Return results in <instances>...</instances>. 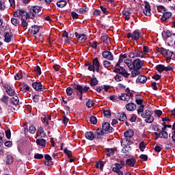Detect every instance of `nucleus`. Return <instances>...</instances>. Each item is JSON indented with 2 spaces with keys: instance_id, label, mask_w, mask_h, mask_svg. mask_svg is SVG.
Here are the masks:
<instances>
[{
  "instance_id": "nucleus-34",
  "label": "nucleus",
  "mask_w": 175,
  "mask_h": 175,
  "mask_svg": "<svg viewBox=\"0 0 175 175\" xmlns=\"http://www.w3.org/2000/svg\"><path fill=\"white\" fill-rule=\"evenodd\" d=\"M18 102H20V100H18V97L17 96H15L14 97L11 98V103L14 106H16V105H18Z\"/></svg>"
},
{
  "instance_id": "nucleus-42",
  "label": "nucleus",
  "mask_w": 175,
  "mask_h": 175,
  "mask_svg": "<svg viewBox=\"0 0 175 175\" xmlns=\"http://www.w3.org/2000/svg\"><path fill=\"white\" fill-rule=\"evenodd\" d=\"M103 161H97L96 163L95 167H96V169H100V170H102L103 169Z\"/></svg>"
},
{
  "instance_id": "nucleus-2",
  "label": "nucleus",
  "mask_w": 175,
  "mask_h": 175,
  "mask_svg": "<svg viewBox=\"0 0 175 175\" xmlns=\"http://www.w3.org/2000/svg\"><path fill=\"white\" fill-rule=\"evenodd\" d=\"M113 72H115V73H119L115 77V80L116 81H122V80H124V77H128V76H129V74L124 67L115 68Z\"/></svg>"
},
{
  "instance_id": "nucleus-7",
  "label": "nucleus",
  "mask_w": 175,
  "mask_h": 175,
  "mask_svg": "<svg viewBox=\"0 0 175 175\" xmlns=\"http://www.w3.org/2000/svg\"><path fill=\"white\" fill-rule=\"evenodd\" d=\"M142 54H143L142 51L139 49H134L129 53V58H140L143 57Z\"/></svg>"
},
{
  "instance_id": "nucleus-48",
  "label": "nucleus",
  "mask_w": 175,
  "mask_h": 175,
  "mask_svg": "<svg viewBox=\"0 0 175 175\" xmlns=\"http://www.w3.org/2000/svg\"><path fill=\"white\" fill-rule=\"evenodd\" d=\"M157 70H158V72H159V73H162V72H163V70H165V66L160 64L157 66Z\"/></svg>"
},
{
  "instance_id": "nucleus-9",
  "label": "nucleus",
  "mask_w": 175,
  "mask_h": 175,
  "mask_svg": "<svg viewBox=\"0 0 175 175\" xmlns=\"http://www.w3.org/2000/svg\"><path fill=\"white\" fill-rule=\"evenodd\" d=\"M32 87L33 90L38 91V92H42L43 90H44V85H43L41 82H33Z\"/></svg>"
},
{
  "instance_id": "nucleus-4",
  "label": "nucleus",
  "mask_w": 175,
  "mask_h": 175,
  "mask_svg": "<svg viewBox=\"0 0 175 175\" xmlns=\"http://www.w3.org/2000/svg\"><path fill=\"white\" fill-rule=\"evenodd\" d=\"M141 116L142 118H144L145 122L146 124H152L154 122V116H152V111L146 109L142 114Z\"/></svg>"
},
{
  "instance_id": "nucleus-21",
  "label": "nucleus",
  "mask_w": 175,
  "mask_h": 175,
  "mask_svg": "<svg viewBox=\"0 0 175 175\" xmlns=\"http://www.w3.org/2000/svg\"><path fill=\"white\" fill-rule=\"evenodd\" d=\"M129 70L131 71V77H137V76L140 75V70L137 68H129Z\"/></svg>"
},
{
  "instance_id": "nucleus-56",
  "label": "nucleus",
  "mask_w": 175,
  "mask_h": 175,
  "mask_svg": "<svg viewBox=\"0 0 175 175\" xmlns=\"http://www.w3.org/2000/svg\"><path fill=\"white\" fill-rule=\"evenodd\" d=\"M8 100H9V96H8L3 95V97L1 98V102L3 103L6 104V103H8Z\"/></svg>"
},
{
  "instance_id": "nucleus-14",
  "label": "nucleus",
  "mask_w": 175,
  "mask_h": 175,
  "mask_svg": "<svg viewBox=\"0 0 175 175\" xmlns=\"http://www.w3.org/2000/svg\"><path fill=\"white\" fill-rule=\"evenodd\" d=\"M40 31V27L38 25H33L29 29V33H32L33 35H36Z\"/></svg>"
},
{
  "instance_id": "nucleus-47",
  "label": "nucleus",
  "mask_w": 175,
  "mask_h": 175,
  "mask_svg": "<svg viewBox=\"0 0 175 175\" xmlns=\"http://www.w3.org/2000/svg\"><path fill=\"white\" fill-rule=\"evenodd\" d=\"M86 106L88 109H91L94 106V100L89 99L86 103Z\"/></svg>"
},
{
  "instance_id": "nucleus-26",
  "label": "nucleus",
  "mask_w": 175,
  "mask_h": 175,
  "mask_svg": "<svg viewBox=\"0 0 175 175\" xmlns=\"http://www.w3.org/2000/svg\"><path fill=\"white\" fill-rule=\"evenodd\" d=\"M40 136V137H46V133H44V130L43 129V127L40 126L37 130V136Z\"/></svg>"
},
{
  "instance_id": "nucleus-16",
  "label": "nucleus",
  "mask_w": 175,
  "mask_h": 175,
  "mask_svg": "<svg viewBox=\"0 0 175 175\" xmlns=\"http://www.w3.org/2000/svg\"><path fill=\"white\" fill-rule=\"evenodd\" d=\"M131 96H133V94L132 93H130V95H129L126 93L122 94L120 96H119V99L120 100H126V102H128L129 99H131Z\"/></svg>"
},
{
  "instance_id": "nucleus-28",
  "label": "nucleus",
  "mask_w": 175,
  "mask_h": 175,
  "mask_svg": "<svg viewBox=\"0 0 175 175\" xmlns=\"http://www.w3.org/2000/svg\"><path fill=\"white\" fill-rule=\"evenodd\" d=\"M172 17V13L171 12H163V16H161L162 21H166L167 18H170Z\"/></svg>"
},
{
  "instance_id": "nucleus-63",
  "label": "nucleus",
  "mask_w": 175,
  "mask_h": 175,
  "mask_svg": "<svg viewBox=\"0 0 175 175\" xmlns=\"http://www.w3.org/2000/svg\"><path fill=\"white\" fill-rule=\"evenodd\" d=\"M104 116L106 117V118H110L111 116V113H110V111H104L103 112Z\"/></svg>"
},
{
  "instance_id": "nucleus-44",
  "label": "nucleus",
  "mask_w": 175,
  "mask_h": 175,
  "mask_svg": "<svg viewBox=\"0 0 175 175\" xmlns=\"http://www.w3.org/2000/svg\"><path fill=\"white\" fill-rule=\"evenodd\" d=\"M122 14L124 16V18L126 20H130L131 19V13L128 11H122Z\"/></svg>"
},
{
  "instance_id": "nucleus-27",
  "label": "nucleus",
  "mask_w": 175,
  "mask_h": 175,
  "mask_svg": "<svg viewBox=\"0 0 175 175\" xmlns=\"http://www.w3.org/2000/svg\"><path fill=\"white\" fill-rule=\"evenodd\" d=\"M36 144L40 147H46V139H36Z\"/></svg>"
},
{
  "instance_id": "nucleus-55",
  "label": "nucleus",
  "mask_w": 175,
  "mask_h": 175,
  "mask_svg": "<svg viewBox=\"0 0 175 175\" xmlns=\"http://www.w3.org/2000/svg\"><path fill=\"white\" fill-rule=\"evenodd\" d=\"M90 122H91V124L96 125V122H98V120H96V117L91 116L90 117Z\"/></svg>"
},
{
  "instance_id": "nucleus-3",
  "label": "nucleus",
  "mask_w": 175,
  "mask_h": 175,
  "mask_svg": "<svg viewBox=\"0 0 175 175\" xmlns=\"http://www.w3.org/2000/svg\"><path fill=\"white\" fill-rule=\"evenodd\" d=\"M85 66H88V69L90 70V72H96L97 73H99V68H100V63L99 62V59L98 57H95L92 60V64H85Z\"/></svg>"
},
{
  "instance_id": "nucleus-59",
  "label": "nucleus",
  "mask_w": 175,
  "mask_h": 175,
  "mask_svg": "<svg viewBox=\"0 0 175 175\" xmlns=\"http://www.w3.org/2000/svg\"><path fill=\"white\" fill-rule=\"evenodd\" d=\"M15 80H20L23 79V74L21 72H18L14 75Z\"/></svg>"
},
{
  "instance_id": "nucleus-25",
  "label": "nucleus",
  "mask_w": 175,
  "mask_h": 175,
  "mask_svg": "<svg viewBox=\"0 0 175 175\" xmlns=\"http://www.w3.org/2000/svg\"><path fill=\"white\" fill-rule=\"evenodd\" d=\"M136 81L137 83H142V84H144V83L147 81V77L144 75H139Z\"/></svg>"
},
{
  "instance_id": "nucleus-24",
  "label": "nucleus",
  "mask_w": 175,
  "mask_h": 175,
  "mask_svg": "<svg viewBox=\"0 0 175 175\" xmlns=\"http://www.w3.org/2000/svg\"><path fill=\"white\" fill-rule=\"evenodd\" d=\"M135 163H136V159L135 158L128 159L126 161V165H128V166H131V167L135 166Z\"/></svg>"
},
{
  "instance_id": "nucleus-31",
  "label": "nucleus",
  "mask_w": 175,
  "mask_h": 175,
  "mask_svg": "<svg viewBox=\"0 0 175 175\" xmlns=\"http://www.w3.org/2000/svg\"><path fill=\"white\" fill-rule=\"evenodd\" d=\"M123 148L122 149V152L126 154V152H129L130 150H132V147L128 145L123 144L122 145Z\"/></svg>"
},
{
  "instance_id": "nucleus-30",
  "label": "nucleus",
  "mask_w": 175,
  "mask_h": 175,
  "mask_svg": "<svg viewBox=\"0 0 175 175\" xmlns=\"http://www.w3.org/2000/svg\"><path fill=\"white\" fill-rule=\"evenodd\" d=\"M66 5H68V3L65 0H60L57 2V6H58V8H65Z\"/></svg>"
},
{
  "instance_id": "nucleus-57",
  "label": "nucleus",
  "mask_w": 175,
  "mask_h": 175,
  "mask_svg": "<svg viewBox=\"0 0 175 175\" xmlns=\"http://www.w3.org/2000/svg\"><path fill=\"white\" fill-rule=\"evenodd\" d=\"M64 152L66 155H67L69 158H70V157H72V153L70 152V150H69L68 149H67V148H64Z\"/></svg>"
},
{
  "instance_id": "nucleus-53",
  "label": "nucleus",
  "mask_w": 175,
  "mask_h": 175,
  "mask_svg": "<svg viewBox=\"0 0 175 175\" xmlns=\"http://www.w3.org/2000/svg\"><path fill=\"white\" fill-rule=\"evenodd\" d=\"M157 10L161 13H165V12H166V9L163 5L157 6Z\"/></svg>"
},
{
  "instance_id": "nucleus-52",
  "label": "nucleus",
  "mask_w": 175,
  "mask_h": 175,
  "mask_svg": "<svg viewBox=\"0 0 175 175\" xmlns=\"http://www.w3.org/2000/svg\"><path fill=\"white\" fill-rule=\"evenodd\" d=\"M100 9L104 14H109V11L107 10V8H106L105 6L100 5Z\"/></svg>"
},
{
  "instance_id": "nucleus-6",
  "label": "nucleus",
  "mask_w": 175,
  "mask_h": 175,
  "mask_svg": "<svg viewBox=\"0 0 175 175\" xmlns=\"http://www.w3.org/2000/svg\"><path fill=\"white\" fill-rule=\"evenodd\" d=\"M73 88L74 90H76L77 95H79V94H85L88 92V90H90V87L87 85L83 86L79 84L74 85Z\"/></svg>"
},
{
  "instance_id": "nucleus-22",
  "label": "nucleus",
  "mask_w": 175,
  "mask_h": 175,
  "mask_svg": "<svg viewBox=\"0 0 175 175\" xmlns=\"http://www.w3.org/2000/svg\"><path fill=\"white\" fill-rule=\"evenodd\" d=\"M116 118L119 121H125V120H126V114L124 112L118 113L116 116Z\"/></svg>"
},
{
  "instance_id": "nucleus-50",
  "label": "nucleus",
  "mask_w": 175,
  "mask_h": 175,
  "mask_svg": "<svg viewBox=\"0 0 175 175\" xmlns=\"http://www.w3.org/2000/svg\"><path fill=\"white\" fill-rule=\"evenodd\" d=\"M66 95H68V96H70L72 95V94H73V89L70 87H68L66 90Z\"/></svg>"
},
{
  "instance_id": "nucleus-46",
  "label": "nucleus",
  "mask_w": 175,
  "mask_h": 175,
  "mask_svg": "<svg viewBox=\"0 0 175 175\" xmlns=\"http://www.w3.org/2000/svg\"><path fill=\"white\" fill-rule=\"evenodd\" d=\"M11 23H12V24H13V25H15V27H17V25H18V24H20V21L18 20L17 18H12L11 19Z\"/></svg>"
},
{
  "instance_id": "nucleus-20",
  "label": "nucleus",
  "mask_w": 175,
  "mask_h": 175,
  "mask_svg": "<svg viewBox=\"0 0 175 175\" xmlns=\"http://www.w3.org/2000/svg\"><path fill=\"white\" fill-rule=\"evenodd\" d=\"M126 109L128 111H133L136 110V104L133 103H130L126 105Z\"/></svg>"
},
{
  "instance_id": "nucleus-39",
  "label": "nucleus",
  "mask_w": 175,
  "mask_h": 175,
  "mask_svg": "<svg viewBox=\"0 0 175 175\" xmlns=\"http://www.w3.org/2000/svg\"><path fill=\"white\" fill-rule=\"evenodd\" d=\"M96 139H100V136H103L105 135V131L102 130V129H98L96 131Z\"/></svg>"
},
{
  "instance_id": "nucleus-8",
  "label": "nucleus",
  "mask_w": 175,
  "mask_h": 175,
  "mask_svg": "<svg viewBox=\"0 0 175 175\" xmlns=\"http://www.w3.org/2000/svg\"><path fill=\"white\" fill-rule=\"evenodd\" d=\"M14 17L21 16V19L28 18V14L27 11L23 10H18L14 12Z\"/></svg>"
},
{
  "instance_id": "nucleus-19",
  "label": "nucleus",
  "mask_w": 175,
  "mask_h": 175,
  "mask_svg": "<svg viewBox=\"0 0 175 175\" xmlns=\"http://www.w3.org/2000/svg\"><path fill=\"white\" fill-rule=\"evenodd\" d=\"M5 91L9 96H14V94H16V91L12 89V87L10 85L5 87Z\"/></svg>"
},
{
  "instance_id": "nucleus-36",
  "label": "nucleus",
  "mask_w": 175,
  "mask_h": 175,
  "mask_svg": "<svg viewBox=\"0 0 175 175\" xmlns=\"http://www.w3.org/2000/svg\"><path fill=\"white\" fill-rule=\"evenodd\" d=\"M162 36H163V38L167 39L168 38H170V36H172V32L169 30H167L166 31H163Z\"/></svg>"
},
{
  "instance_id": "nucleus-58",
  "label": "nucleus",
  "mask_w": 175,
  "mask_h": 175,
  "mask_svg": "<svg viewBox=\"0 0 175 175\" xmlns=\"http://www.w3.org/2000/svg\"><path fill=\"white\" fill-rule=\"evenodd\" d=\"M35 72L38 75V76H40L42 75V69H40V67L39 66H37L35 68Z\"/></svg>"
},
{
  "instance_id": "nucleus-13",
  "label": "nucleus",
  "mask_w": 175,
  "mask_h": 175,
  "mask_svg": "<svg viewBox=\"0 0 175 175\" xmlns=\"http://www.w3.org/2000/svg\"><path fill=\"white\" fill-rule=\"evenodd\" d=\"M161 54H164L167 56V59H172V57H173V54H174V51H172L169 49H163L161 50Z\"/></svg>"
},
{
  "instance_id": "nucleus-29",
  "label": "nucleus",
  "mask_w": 175,
  "mask_h": 175,
  "mask_svg": "<svg viewBox=\"0 0 175 175\" xmlns=\"http://www.w3.org/2000/svg\"><path fill=\"white\" fill-rule=\"evenodd\" d=\"M134 135L133 131L132 130H127L125 133H124V137H126V139H131V137H133Z\"/></svg>"
},
{
  "instance_id": "nucleus-38",
  "label": "nucleus",
  "mask_w": 175,
  "mask_h": 175,
  "mask_svg": "<svg viewBox=\"0 0 175 175\" xmlns=\"http://www.w3.org/2000/svg\"><path fill=\"white\" fill-rule=\"evenodd\" d=\"M31 9L33 10V12H34V13H40V14H42V8L40 6H33Z\"/></svg>"
},
{
  "instance_id": "nucleus-61",
  "label": "nucleus",
  "mask_w": 175,
  "mask_h": 175,
  "mask_svg": "<svg viewBox=\"0 0 175 175\" xmlns=\"http://www.w3.org/2000/svg\"><path fill=\"white\" fill-rule=\"evenodd\" d=\"M27 20H28V18L21 19L22 27H28V22H27Z\"/></svg>"
},
{
  "instance_id": "nucleus-35",
  "label": "nucleus",
  "mask_w": 175,
  "mask_h": 175,
  "mask_svg": "<svg viewBox=\"0 0 175 175\" xmlns=\"http://www.w3.org/2000/svg\"><path fill=\"white\" fill-rule=\"evenodd\" d=\"M100 40L105 43V44H109L110 43V38L107 37V36H103L100 37Z\"/></svg>"
},
{
  "instance_id": "nucleus-43",
  "label": "nucleus",
  "mask_w": 175,
  "mask_h": 175,
  "mask_svg": "<svg viewBox=\"0 0 175 175\" xmlns=\"http://www.w3.org/2000/svg\"><path fill=\"white\" fill-rule=\"evenodd\" d=\"M115 166L119 170L122 169L125 166V162L121 161L120 163H116Z\"/></svg>"
},
{
  "instance_id": "nucleus-18",
  "label": "nucleus",
  "mask_w": 175,
  "mask_h": 175,
  "mask_svg": "<svg viewBox=\"0 0 175 175\" xmlns=\"http://www.w3.org/2000/svg\"><path fill=\"white\" fill-rule=\"evenodd\" d=\"M14 162V157L12 154H8L5 157L6 165H12Z\"/></svg>"
},
{
  "instance_id": "nucleus-60",
  "label": "nucleus",
  "mask_w": 175,
  "mask_h": 175,
  "mask_svg": "<svg viewBox=\"0 0 175 175\" xmlns=\"http://www.w3.org/2000/svg\"><path fill=\"white\" fill-rule=\"evenodd\" d=\"M166 150H170L173 147V144L172 142H165V143Z\"/></svg>"
},
{
  "instance_id": "nucleus-23",
  "label": "nucleus",
  "mask_w": 175,
  "mask_h": 175,
  "mask_svg": "<svg viewBox=\"0 0 175 175\" xmlns=\"http://www.w3.org/2000/svg\"><path fill=\"white\" fill-rule=\"evenodd\" d=\"M75 35L78 40H80L81 42H84L85 40H87V37L85 36V34H79V33L75 32Z\"/></svg>"
},
{
  "instance_id": "nucleus-12",
  "label": "nucleus",
  "mask_w": 175,
  "mask_h": 175,
  "mask_svg": "<svg viewBox=\"0 0 175 175\" xmlns=\"http://www.w3.org/2000/svg\"><path fill=\"white\" fill-rule=\"evenodd\" d=\"M144 14L145 16H151V6L149 2H145Z\"/></svg>"
},
{
  "instance_id": "nucleus-62",
  "label": "nucleus",
  "mask_w": 175,
  "mask_h": 175,
  "mask_svg": "<svg viewBox=\"0 0 175 175\" xmlns=\"http://www.w3.org/2000/svg\"><path fill=\"white\" fill-rule=\"evenodd\" d=\"M63 38H64L65 42H68V40H69V34H68V32L64 31L63 33Z\"/></svg>"
},
{
  "instance_id": "nucleus-37",
  "label": "nucleus",
  "mask_w": 175,
  "mask_h": 175,
  "mask_svg": "<svg viewBox=\"0 0 175 175\" xmlns=\"http://www.w3.org/2000/svg\"><path fill=\"white\" fill-rule=\"evenodd\" d=\"M159 137L160 139H167L168 137V134L167 132L166 131H162L161 133H159Z\"/></svg>"
},
{
  "instance_id": "nucleus-15",
  "label": "nucleus",
  "mask_w": 175,
  "mask_h": 175,
  "mask_svg": "<svg viewBox=\"0 0 175 175\" xmlns=\"http://www.w3.org/2000/svg\"><path fill=\"white\" fill-rule=\"evenodd\" d=\"M12 38L13 34L11 32H5L4 33V42L5 43H10Z\"/></svg>"
},
{
  "instance_id": "nucleus-5",
  "label": "nucleus",
  "mask_w": 175,
  "mask_h": 175,
  "mask_svg": "<svg viewBox=\"0 0 175 175\" xmlns=\"http://www.w3.org/2000/svg\"><path fill=\"white\" fill-rule=\"evenodd\" d=\"M143 36V33L139 29H136L132 33H127V39H131V40H139L140 38Z\"/></svg>"
},
{
  "instance_id": "nucleus-49",
  "label": "nucleus",
  "mask_w": 175,
  "mask_h": 175,
  "mask_svg": "<svg viewBox=\"0 0 175 175\" xmlns=\"http://www.w3.org/2000/svg\"><path fill=\"white\" fill-rule=\"evenodd\" d=\"M6 9V5L4 0H0V10H5Z\"/></svg>"
},
{
  "instance_id": "nucleus-10",
  "label": "nucleus",
  "mask_w": 175,
  "mask_h": 175,
  "mask_svg": "<svg viewBox=\"0 0 175 175\" xmlns=\"http://www.w3.org/2000/svg\"><path fill=\"white\" fill-rule=\"evenodd\" d=\"M102 55L103 58L107 59L108 61H113V59H114V56L113 55V53H111L109 51H103L102 53Z\"/></svg>"
},
{
  "instance_id": "nucleus-45",
  "label": "nucleus",
  "mask_w": 175,
  "mask_h": 175,
  "mask_svg": "<svg viewBox=\"0 0 175 175\" xmlns=\"http://www.w3.org/2000/svg\"><path fill=\"white\" fill-rule=\"evenodd\" d=\"M103 65L104 68H110V66H111V62H109V60H103Z\"/></svg>"
},
{
  "instance_id": "nucleus-1",
  "label": "nucleus",
  "mask_w": 175,
  "mask_h": 175,
  "mask_svg": "<svg viewBox=\"0 0 175 175\" xmlns=\"http://www.w3.org/2000/svg\"><path fill=\"white\" fill-rule=\"evenodd\" d=\"M126 66H128L129 69H139L143 66V62L140 59H136L133 62L129 59H126L124 60Z\"/></svg>"
},
{
  "instance_id": "nucleus-11",
  "label": "nucleus",
  "mask_w": 175,
  "mask_h": 175,
  "mask_svg": "<svg viewBox=\"0 0 175 175\" xmlns=\"http://www.w3.org/2000/svg\"><path fill=\"white\" fill-rule=\"evenodd\" d=\"M103 131H105V132H109V133H113L114 131V129L113 127L110 126V124L109 122H105L102 126Z\"/></svg>"
},
{
  "instance_id": "nucleus-54",
  "label": "nucleus",
  "mask_w": 175,
  "mask_h": 175,
  "mask_svg": "<svg viewBox=\"0 0 175 175\" xmlns=\"http://www.w3.org/2000/svg\"><path fill=\"white\" fill-rule=\"evenodd\" d=\"M21 91H23V92H27V91H29V86L28 85H24L21 88Z\"/></svg>"
},
{
  "instance_id": "nucleus-64",
  "label": "nucleus",
  "mask_w": 175,
  "mask_h": 175,
  "mask_svg": "<svg viewBox=\"0 0 175 175\" xmlns=\"http://www.w3.org/2000/svg\"><path fill=\"white\" fill-rule=\"evenodd\" d=\"M144 148H146V145L144 144V142H142L139 144V150L142 151H144Z\"/></svg>"
},
{
  "instance_id": "nucleus-41",
  "label": "nucleus",
  "mask_w": 175,
  "mask_h": 175,
  "mask_svg": "<svg viewBox=\"0 0 175 175\" xmlns=\"http://www.w3.org/2000/svg\"><path fill=\"white\" fill-rule=\"evenodd\" d=\"M132 141H131L130 139H129V138H126L124 140H123L122 142H121V144H122V146L123 145V144H124V145H127V146H131V144H132Z\"/></svg>"
},
{
  "instance_id": "nucleus-40",
  "label": "nucleus",
  "mask_w": 175,
  "mask_h": 175,
  "mask_svg": "<svg viewBox=\"0 0 175 175\" xmlns=\"http://www.w3.org/2000/svg\"><path fill=\"white\" fill-rule=\"evenodd\" d=\"M107 157H113L114 155V150L113 148H108L106 151Z\"/></svg>"
},
{
  "instance_id": "nucleus-33",
  "label": "nucleus",
  "mask_w": 175,
  "mask_h": 175,
  "mask_svg": "<svg viewBox=\"0 0 175 175\" xmlns=\"http://www.w3.org/2000/svg\"><path fill=\"white\" fill-rule=\"evenodd\" d=\"M31 18L32 20L35 18V12L31 8L29 9V12H27V18Z\"/></svg>"
},
{
  "instance_id": "nucleus-51",
  "label": "nucleus",
  "mask_w": 175,
  "mask_h": 175,
  "mask_svg": "<svg viewBox=\"0 0 175 175\" xmlns=\"http://www.w3.org/2000/svg\"><path fill=\"white\" fill-rule=\"evenodd\" d=\"M29 133H31V135H35V133L36 132V128L33 126H31L29 128Z\"/></svg>"
},
{
  "instance_id": "nucleus-32",
  "label": "nucleus",
  "mask_w": 175,
  "mask_h": 175,
  "mask_svg": "<svg viewBox=\"0 0 175 175\" xmlns=\"http://www.w3.org/2000/svg\"><path fill=\"white\" fill-rule=\"evenodd\" d=\"M98 79H96V77H94L92 78H91V81H90V85L91 87H95V85H98Z\"/></svg>"
},
{
  "instance_id": "nucleus-17",
  "label": "nucleus",
  "mask_w": 175,
  "mask_h": 175,
  "mask_svg": "<svg viewBox=\"0 0 175 175\" xmlns=\"http://www.w3.org/2000/svg\"><path fill=\"white\" fill-rule=\"evenodd\" d=\"M85 137H86L88 140H92L93 139H96V135H94L92 131H88L85 133Z\"/></svg>"
}]
</instances>
